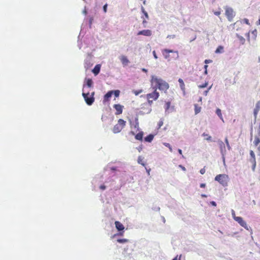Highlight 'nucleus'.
Here are the masks:
<instances>
[{
    "instance_id": "nucleus-58",
    "label": "nucleus",
    "mask_w": 260,
    "mask_h": 260,
    "mask_svg": "<svg viewBox=\"0 0 260 260\" xmlns=\"http://www.w3.org/2000/svg\"><path fill=\"white\" fill-rule=\"evenodd\" d=\"M201 197L203 198H206L207 197V196L205 194H202Z\"/></svg>"
},
{
    "instance_id": "nucleus-31",
    "label": "nucleus",
    "mask_w": 260,
    "mask_h": 260,
    "mask_svg": "<svg viewBox=\"0 0 260 260\" xmlns=\"http://www.w3.org/2000/svg\"><path fill=\"white\" fill-rule=\"evenodd\" d=\"M113 94H114V95L116 98H117L119 96V93H120L119 90H113Z\"/></svg>"
},
{
    "instance_id": "nucleus-60",
    "label": "nucleus",
    "mask_w": 260,
    "mask_h": 260,
    "mask_svg": "<svg viewBox=\"0 0 260 260\" xmlns=\"http://www.w3.org/2000/svg\"><path fill=\"white\" fill-rule=\"evenodd\" d=\"M172 260H178V255L174 257Z\"/></svg>"
},
{
    "instance_id": "nucleus-36",
    "label": "nucleus",
    "mask_w": 260,
    "mask_h": 260,
    "mask_svg": "<svg viewBox=\"0 0 260 260\" xmlns=\"http://www.w3.org/2000/svg\"><path fill=\"white\" fill-rule=\"evenodd\" d=\"M225 143H226V146L228 147V149L229 150H230L231 149V146H230V145L229 144V141H228V140L227 138H225Z\"/></svg>"
},
{
    "instance_id": "nucleus-39",
    "label": "nucleus",
    "mask_w": 260,
    "mask_h": 260,
    "mask_svg": "<svg viewBox=\"0 0 260 260\" xmlns=\"http://www.w3.org/2000/svg\"><path fill=\"white\" fill-rule=\"evenodd\" d=\"M232 215L234 220H235V218L238 217L239 216H236L235 212L234 210H232Z\"/></svg>"
},
{
    "instance_id": "nucleus-64",
    "label": "nucleus",
    "mask_w": 260,
    "mask_h": 260,
    "mask_svg": "<svg viewBox=\"0 0 260 260\" xmlns=\"http://www.w3.org/2000/svg\"><path fill=\"white\" fill-rule=\"evenodd\" d=\"M86 13H87V12H86V11L85 10H84L83 12V13L84 14H86Z\"/></svg>"
},
{
    "instance_id": "nucleus-15",
    "label": "nucleus",
    "mask_w": 260,
    "mask_h": 260,
    "mask_svg": "<svg viewBox=\"0 0 260 260\" xmlns=\"http://www.w3.org/2000/svg\"><path fill=\"white\" fill-rule=\"evenodd\" d=\"M100 69L101 65L98 64L94 67L93 69L92 70V72L95 75H97L100 73Z\"/></svg>"
},
{
    "instance_id": "nucleus-19",
    "label": "nucleus",
    "mask_w": 260,
    "mask_h": 260,
    "mask_svg": "<svg viewBox=\"0 0 260 260\" xmlns=\"http://www.w3.org/2000/svg\"><path fill=\"white\" fill-rule=\"evenodd\" d=\"M236 37L239 40L241 44L243 45L245 42V39L242 36L239 35L238 34H236Z\"/></svg>"
},
{
    "instance_id": "nucleus-38",
    "label": "nucleus",
    "mask_w": 260,
    "mask_h": 260,
    "mask_svg": "<svg viewBox=\"0 0 260 260\" xmlns=\"http://www.w3.org/2000/svg\"><path fill=\"white\" fill-rule=\"evenodd\" d=\"M259 141H260L258 138H256L253 142V143L255 145V146H257L258 144L259 143Z\"/></svg>"
},
{
    "instance_id": "nucleus-41",
    "label": "nucleus",
    "mask_w": 260,
    "mask_h": 260,
    "mask_svg": "<svg viewBox=\"0 0 260 260\" xmlns=\"http://www.w3.org/2000/svg\"><path fill=\"white\" fill-rule=\"evenodd\" d=\"M142 92V90H138V91H134V93L135 94V95H138L140 93H141Z\"/></svg>"
},
{
    "instance_id": "nucleus-42",
    "label": "nucleus",
    "mask_w": 260,
    "mask_h": 260,
    "mask_svg": "<svg viewBox=\"0 0 260 260\" xmlns=\"http://www.w3.org/2000/svg\"><path fill=\"white\" fill-rule=\"evenodd\" d=\"M175 37H176V36L175 35H168L167 36V38L172 39H174Z\"/></svg>"
},
{
    "instance_id": "nucleus-57",
    "label": "nucleus",
    "mask_w": 260,
    "mask_h": 260,
    "mask_svg": "<svg viewBox=\"0 0 260 260\" xmlns=\"http://www.w3.org/2000/svg\"><path fill=\"white\" fill-rule=\"evenodd\" d=\"M142 71L143 72H145V73H146V72H147V69H145V68H143V69H142Z\"/></svg>"
},
{
    "instance_id": "nucleus-47",
    "label": "nucleus",
    "mask_w": 260,
    "mask_h": 260,
    "mask_svg": "<svg viewBox=\"0 0 260 260\" xmlns=\"http://www.w3.org/2000/svg\"><path fill=\"white\" fill-rule=\"evenodd\" d=\"M221 12L220 11H215V12H214V14L216 15V16H219L220 15Z\"/></svg>"
},
{
    "instance_id": "nucleus-55",
    "label": "nucleus",
    "mask_w": 260,
    "mask_h": 260,
    "mask_svg": "<svg viewBox=\"0 0 260 260\" xmlns=\"http://www.w3.org/2000/svg\"><path fill=\"white\" fill-rule=\"evenodd\" d=\"M206 186V184L205 183H201L200 184V187H202V188H204Z\"/></svg>"
},
{
    "instance_id": "nucleus-59",
    "label": "nucleus",
    "mask_w": 260,
    "mask_h": 260,
    "mask_svg": "<svg viewBox=\"0 0 260 260\" xmlns=\"http://www.w3.org/2000/svg\"><path fill=\"white\" fill-rule=\"evenodd\" d=\"M94 92H91V94L90 95V96H92V97H94Z\"/></svg>"
},
{
    "instance_id": "nucleus-14",
    "label": "nucleus",
    "mask_w": 260,
    "mask_h": 260,
    "mask_svg": "<svg viewBox=\"0 0 260 260\" xmlns=\"http://www.w3.org/2000/svg\"><path fill=\"white\" fill-rule=\"evenodd\" d=\"M122 63L124 66L127 65L129 63V60L127 57L124 55H122L119 57Z\"/></svg>"
},
{
    "instance_id": "nucleus-25",
    "label": "nucleus",
    "mask_w": 260,
    "mask_h": 260,
    "mask_svg": "<svg viewBox=\"0 0 260 260\" xmlns=\"http://www.w3.org/2000/svg\"><path fill=\"white\" fill-rule=\"evenodd\" d=\"M194 107L195 114H197L201 111V108L200 107H198L196 104L194 105Z\"/></svg>"
},
{
    "instance_id": "nucleus-8",
    "label": "nucleus",
    "mask_w": 260,
    "mask_h": 260,
    "mask_svg": "<svg viewBox=\"0 0 260 260\" xmlns=\"http://www.w3.org/2000/svg\"><path fill=\"white\" fill-rule=\"evenodd\" d=\"M164 108L165 109V115H167L169 113L174 112L175 110L174 106H171V102L170 101H168V102H166Z\"/></svg>"
},
{
    "instance_id": "nucleus-30",
    "label": "nucleus",
    "mask_w": 260,
    "mask_h": 260,
    "mask_svg": "<svg viewBox=\"0 0 260 260\" xmlns=\"http://www.w3.org/2000/svg\"><path fill=\"white\" fill-rule=\"evenodd\" d=\"M204 137H206V138H205V139L207 141H211V136H209L208 135V134H206V133H203V135H202Z\"/></svg>"
},
{
    "instance_id": "nucleus-54",
    "label": "nucleus",
    "mask_w": 260,
    "mask_h": 260,
    "mask_svg": "<svg viewBox=\"0 0 260 260\" xmlns=\"http://www.w3.org/2000/svg\"><path fill=\"white\" fill-rule=\"evenodd\" d=\"M100 188L101 189H102V190H104L106 188V186L105 185H101L100 186Z\"/></svg>"
},
{
    "instance_id": "nucleus-27",
    "label": "nucleus",
    "mask_w": 260,
    "mask_h": 260,
    "mask_svg": "<svg viewBox=\"0 0 260 260\" xmlns=\"http://www.w3.org/2000/svg\"><path fill=\"white\" fill-rule=\"evenodd\" d=\"M117 241L119 243H125L128 242V240L127 239H118Z\"/></svg>"
},
{
    "instance_id": "nucleus-3",
    "label": "nucleus",
    "mask_w": 260,
    "mask_h": 260,
    "mask_svg": "<svg viewBox=\"0 0 260 260\" xmlns=\"http://www.w3.org/2000/svg\"><path fill=\"white\" fill-rule=\"evenodd\" d=\"M85 90V86L83 85L82 96H83L86 103L88 105L90 106L94 102V97H92V96H89V91H87V92L85 93L84 92Z\"/></svg>"
},
{
    "instance_id": "nucleus-28",
    "label": "nucleus",
    "mask_w": 260,
    "mask_h": 260,
    "mask_svg": "<svg viewBox=\"0 0 260 260\" xmlns=\"http://www.w3.org/2000/svg\"><path fill=\"white\" fill-rule=\"evenodd\" d=\"M141 11H142V13L144 14L145 17L147 19H148V18H149L148 14L147 12L145 10L143 6L141 7Z\"/></svg>"
},
{
    "instance_id": "nucleus-20",
    "label": "nucleus",
    "mask_w": 260,
    "mask_h": 260,
    "mask_svg": "<svg viewBox=\"0 0 260 260\" xmlns=\"http://www.w3.org/2000/svg\"><path fill=\"white\" fill-rule=\"evenodd\" d=\"M154 138V136L152 134H150L145 138V141L147 142H151Z\"/></svg>"
},
{
    "instance_id": "nucleus-40",
    "label": "nucleus",
    "mask_w": 260,
    "mask_h": 260,
    "mask_svg": "<svg viewBox=\"0 0 260 260\" xmlns=\"http://www.w3.org/2000/svg\"><path fill=\"white\" fill-rule=\"evenodd\" d=\"M107 7H108V5L107 4L104 5L103 6V11L105 13H106L107 11Z\"/></svg>"
},
{
    "instance_id": "nucleus-6",
    "label": "nucleus",
    "mask_w": 260,
    "mask_h": 260,
    "mask_svg": "<svg viewBox=\"0 0 260 260\" xmlns=\"http://www.w3.org/2000/svg\"><path fill=\"white\" fill-rule=\"evenodd\" d=\"M152 87L153 89H154L153 92L147 95L149 104H151L153 101L152 100H150L151 99L154 100H156L159 95V93L156 91V87L154 86H152Z\"/></svg>"
},
{
    "instance_id": "nucleus-51",
    "label": "nucleus",
    "mask_w": 260,
    "mask_h": 260,
    "mask_svg": "<svg viewBox=\"0 0 260 260\" xmlns=\"http://www.w3.org/2000/svg\"><path fill=\"white\" fill-rule=\"evenodd\" d=\"M210 204H211L212 206H216V202H214V201H211V202H210Z\"/></svg>"
},
{
    "instance_id": "nucleus-1",
    "label": "nucleus",
    "mask_w": 260,
    "mask_h": 260,
    "mask_svg": "<svg viewBox=\"0 0 260 260\" xmlns=\"http://www.w3.org/2000/svg\"><path fill=\"white\" fill-rule=\"evenodd\" d=\"M151 86L156 87L160 90L167 91L169 88V84L161 78H158L155 76H151Z\"/></svg>"
},
{
    "instance_id": "nucleus-53",
    "label": "nucleus",
    "mask_w": 260,
    "mask_h": 260,
    "mask_svg": "<svg viewBox=\"0 0 260 260\" xmlns=\"http://www.w3.org/2000/svg\"><path fill=\"white\" fill-rule=\"evenodd\" d=\"M137 150L139 152H141V151L142 150V146H140L139 147L137 148Z\"/></svg>"
},
{
    "instance_id": "nucleus-16",
    "label": "nucleus",
    "mask_w": 260,
    "mask_h": 260,
    "mask_svg": "<svg viewBox=\"0 0 260 260\" xmlns=\"http://www.w3.org/2000/svg\"><path fill=\"white\" fill-rule=\"evenodd\" d=\"M178 82L180 84V87L181 89L183 92V94H185V84L184 83V82L182 79H179Z\"/></svg>"
},
{
    "instance_id": "nucleus-2",
    "label": "nucleus",
    "mask_w": 260,
    "mask_h": 260,
    "mask_svg": "<svg viewBox=\"0 0 260 260\" xmlns=\"http://www.w3.org/2000/svg\"><path fill=\"white\" fill-rule=\"evenodd\" d=\"M229 180V176L224 174L218 175L215 177V180L218 181L223 186L228 185Z\"/></svg>"
},
{
    "instance_id": "nucleus-4",
    "label": "nucleus",
    "mask_w": 260,
    "mask_h": 260,
    "mask_svg": "<svg viewBox=\"0 0 260 260\" xmlns=\"http://www.w3.org/2000/svg\"><path fill=\"white\" fill-rule=\"evenodd\" d=\"M125 125V121L123 119H119L118 123L116 124L113 128V132L115 134L119 133Z\"/></svg>"
},
{
    "instance_id": "nucleus-46",
    "label": "nucleus",
    "mask_w": 260,
    "mask_h": 260,
    "mask_svg": "<svg viewBox=\"0 0 260 260\" xmlns=\"http://www.w3.org/2000/svg\"><path fill=\"white\" fill-rule=\"evenodd\" d=\"M179 167L180 168H181L183 171H186L185 168L184 167H183V166H182L181 165H179Z\"/></svg>"
},
{
    "instance_id": "nucleus-34",
    "label": "nucleus",
    "mask_w": 260,
    "mask_h": 260,
    "mask_svg": "<svg viewBox=\"0 0 260 260\" xmlns=\"http://www.w3.org/2000/svg\"><path fill=\"white\" fill-rule=\"evenodd\" d=\"M251 161L253 164L252 169L254 171L255 170V166H256V161H255V160H251Z\"/></svg>"
},
{
    "instance_id": "nucleus-61",
    "label": "nucleus",
    "mask_w": 260,
    "mask_h": 260,
    "mask_svg": "<svg viewBox=\"0 0 260 260\" xmlns=\"http://www.w3.org/2000/svg\"><path fill=\"white\" fill-rule=\"evenodd\" d=\"M147 23V21L145 20H143V24H145V23Z\"/></svg>"
},
{
    "instance_id": "nucleus-62",
    "label": "nucleus",
    "mask_w": 260,
    "mask_h": 260,
    "mask_svg": "<svg viewBox=\"0 0 260 260\" xmlns=\"http://www.w3.org/2000/svg\"><path fill=\"white\" fill-rule=\"evenodd\" d=\"M207 68H208V66L207 65H205L204 66V68H205V70H207Z\"/></svg>"
},
{
    "instance_id": "nucleus-32",
    "label": "nucleus",
    "mask_w": 260,
    "mask_h": 260,
    "mask_svg": "<svg viewBox=\"0 0 260 260\" xmlns=\"http://www.w3.org/2000/svg\"><path fill=\"white\" fill-rule=\"evenodd\" d=\"M164 145L169 148V150L171 152H172V148L171 147V146L170 145V144L169 143H164Z\"/></svg>"
},
{
    "instance_id": "nucleus-7",
    "label": "nucleus",
    "mask_w": 260,
    "mask_h": 260,
    "mask_svg": "<svg viewBox=\"0 0 260 260\" xmlns=\"http://www.w3.org/2000/svg\"><path fill=\"white\" fill-rule=\"evenodd\" d=\"M218 144L220 148V151L221 154L222 155V158L223 160V164H225V155L226 153L225 144L221 140L218 141Z\"/></svg>"
},
{
    "instance_id": "nucleus-11",
    "label": "nucleus",
    "mask_w": 260,
    "mask_h": 260,
    "mask_svg": "<svg viewBox=\"0 0 260 260\" xmlns=\"http://www.w3.org/2000/svg\"><path fill=\"white\" fill-rule=\"evenodd\" d=\"M115 227L118 231H123L124 229L123 225L119 221H116L115 222Z\"/></svg>"
},
{
    "instance_id": "nucleus-33",
    "label": "nucleus",
    "mask_w": 260,
    "mask_h": 260,
    "mask_svg": "<svg viewBox=\"0 0 260 260\" xmlns=\"http://www.w3.org/2000/svg\"><path fill=\"white\" fill-rule=\"evenodd\" d=\"M164 52H166V53H174V52H175L176 51H174L173 50H171V49H164Z\"/></svg>"
},
{
    "instance_id": "nucleus-52",
    "label": "nucleus",
    "mask_w": 260,
    "mask_h": 260,
    "mask_svg": "<svg viewBox=\"0 0 260 260\" xmlns=\"http://www.w3.org/2000/svg\"><path fill=\"white\" fill-rule=\"evenodd\" d=\"M209 91H208V90H206L205 91H204L203 92V94L205 96H207L208 93Z\"/></svg>"
},
{
    "instance_id": "nucleus-50",
    "label": "nucleus",
    "mask_w": 260,
    "mask_h": 260,
    "mask_svg": "<svg viewBox=\"0 0 260 260\" xmlns=\"http://www.w3.org/2000/svg\"><path fill=\"white\" fill-rule=\"evenodd\" d=\"M178 152H179V153L180 154L182 155V157H183H183H184V156H183V155H182V150H181V149H178Z\"/></svg>"
},
{
    "instance_id": "nucleus-24",
    "label": "nucleus",
    "mask_w": 260,
    "mask_h": 260,
    "mask_svg": "<svg viewBox=\"0 0 260 260\" xmlns=\"http://www.w3.org/2000/svg\"><path fill=\"white\" fill-rule=\"evenodd\" d=\"M223 52V47L221 46H219L215 50L216 53H221Z\"/></svg>"
},
{
    "instance_id": "nucleus-43",
    "label": "nucleus",
    "mask_w": 260,
    "mask_h": 260,
    "mask_svg": "<svg viewBox=\"0 0 260 260\" xmlns=\"http://www.w3.org/2000/svg\"><path fill=\"white\" fill-rule=\"evenodd\" d=\"M164 124V122H163V121L162 120H160L158 122V127L160 128Z\"/></svg>"
},
{
    "instance_id": "nucleus-37",
    "label": "nucleus",
    "mask_w": 260,
    "mask_h": 260,
    "mask_svg": "<svg viewBox=\"0 0 260 260\" xmlns=\"http://www.w3.org/2000/svg\"><path fill=\"white\" fill-rule=\"evenodd\" d=\"M207 85H208V83L206 82L205 83H204L202 85H199L198 87L200 88H203L207 87Z\"/></svg>"
},
{
    "instance_id": "nucleus-35",
    "label": "nucleus",
    "mask_w": 260,
    "mask_h": 260,
    "mask_svg": "<svg viewBox=\"0 0 260 260\" xmlns=\"http://www.w3.org/2000/svg\"><path fill=\"white\" fill-rule=\"evenodd\" d=\"M250 156L252 157V159L251 160H255V154H254V152L253 151H252V150L250 151Z\"/></svg>"
},
{
    "instance_id": "nucleus-63",
    "label": "nucleus",
    "mask_w": 260,
    "mask_h": 260,
    "mask_svg": "<svg viewBox=\"0 0 260 260\" xmlns=\"http://www.w3.org/2000/svg\"><path fill=\"white\" fill-rule=\"evenodd\" d=\"M212 88V85H211L208 88L207 90H208V91H209V90H210Z\"/></svg>"
},
{
    "instance_id": "nucleus-29",
    "label": "nucleus",
    "mask_w": 260,
    "mask_h": 260,
    "mask_svg": "<svg viewBox=\"0 0 260 260\" xmlns=\"http://www.w3.org/2000/svg\"><path fill=\"white\" fill-rule=\"evenodd\" d=\"M172 57L174 59H177L179 57L178 52L177 51L174 52Z\"/></svg>"
},
{
    "instance_id": "nucleus-17",
    "label": "nucleus",
    "mask_w": 260,
    "mask_h": 260,
    "mask_svg": "<svg viewBox=\"0 0 260 260\" xmlns=\"http://www.w3.org/2000/svg\"><path fill=\"white\" fill-rule=\"evenodd\" d=\"M113 94V90H111L108 91L105 95H104V101H108L109 99L110 98L112 94Z\"/></svg>"
},
{
    "instance_id": "nucleus-5",
    "label": "nucleus",
    "mask_w": 260,
    "mask_h": 260,
    "mask_svg": "<svg viewBox=\"0 0 260 260\" xmlns=\"http://www.w3.org/2000/svg\"><path fill=\"white\" fill-rule=\"evenodd\" d=\"M224 9L225 10V14L228 20L230 22L232 21L234 17L235 16V12L231 7L226 6Z\"/></svg>"
},
{
    "instance_id": "nucleus-49",
    "label": "nucleus",
    "mask_w": 260,
    "mask_h": 260,
    "mask_svg": "<svg viewBox=\"0 0 260 260\" xmlns=\"http://www.w3.org/2000/svg\"><path fill=\"white\" fill-rule=\"evenodd\" d=\"M204 62H205V63L206 64H207V63L211 62L212 60H209H209L208 59H206Z\"/></svg>"
},
{
    "instance_id": "nucleus-10",
    "label": "nucleus",
    "mask_w": 260,
    "mask_h": 260,
    "mask_svg": "<svg viewBox=\"0 0 260 260\" xmlns=\"http://www.w3.org/2000/svg\"><path fill=\"white\" fill-rule=\"evenodd\" d=\"M151 35H152L151 31L149 29L142 30L139 31L137 34V35H138V36L143 35V36H147V37H149V36H151Z\"/></svg>"
},
{
    "instance_id": "nucleus-45",
    "label": "nucleus",
    "mask_w": 260,
    "mask_h": 260,
    "mask_svg": "<svg viewBox=\"0 0 260 260\" xmlns=\"http://www.w3.org/2000/svg\"><path fill=\"white\" fill-rule=\"evenodd\" d=\"M205 171H205V168H203V169H201V170H200V173H201V174H205Z\"/></svg>"
},
{
    "instance_id": "nucleus-22",
    "label": "nucleus",
    "mask_w": 260,
    "mask_h": 260,
    "mask_svg": "<svg viewBox=\"0 0 260 260\" xmlns=\"http://www.w3.org/2000/svg\"><path fill=\"white\" fill-rule=\"evenodd\" d=\"M143 132H140L136 135L135 138H136V139H137L138 140L141 141V140H142V139H143Z\"/></svg>"
},
{
    "instance_id": "nucleus-26",
    "label": "nucleus",
    "mask_w": 260,
    "mask_h": 260,
    "mask_svg": "<svg viewBox=\"0 0 260 260\" xmlns=\"http://www.w3.org/2000/svg\"><path fill=\"white\" fill-rule=\"evenodd\" d=\"M162 54L164 56V57L165 59H167L168 61H170L171 59L170 58V55L168 53H166V52H164V50H163L162 51Z\"/></svg>"
},
{
    "instance_id": "nucleus-12",
    "label": "nucleus",
    "mask_w": 260,
    "mask_h": 260,
    "mask_svg": "<svg viewBox=\"0 0 260 260\" xmlns=\"http://www.w3.org/2000/svg\"><path fill=\"white\" fill-rule=\"evenodd\" d=\"M114 108L116 110V114H120L122 112V106L119 104H115L114 105Z\"/></svg>"
},
{
    "instance_id": "nucleus-9",
    "label": "nucleus",
    "mask_w": 260,
    "mask_h": 260,
    "mask_svg": "<svg viewBox=\"0 0 260 260\" xmlns=\"http://www.w3.org/2000/svg\"><path fill=\"white\" fill-rule=\"evenodd\" d=\"M235 220L238 222L241 226L248 230V226L245 221L243 220V218L241 217L235 218Z\"/></svg>"
},
{
    "instance_id": "nucleus-44",
    "label": "nucleus",
    "mask_w": 260,
    "mask_h": 260,
    "mask_svg": "<svg viewBox=\"0 0 260 260\" xmlns=\"http://www.w3.org/2000/svg\"><path fill=\"white\" fill-rule=\"evenodd\" d=\"M246 24L249 25V20L248 19H247V18H244L243 20Z\"/></svg>"
},
{
    "instance_id": "nucleus-56",
    "label": "nucleus",
    "mask_w": 260,
    "mask_h": 260,
    "mask_svg": "<svg viewBox=\"0 0 260 260\" xmlns=\"http://www.w3.org/2000/svg\"><path fill=\"white\" fill-rule=\"evenodd\" d=\"M93 18H90V19H89V25H91V24H92V21H93Z\"/></svg>"
},
{
    "instance_id": "nucleus-18",
    "label": "nucleus",
    "mask_w": 260,
    "mask_h": 260,
    "mask_svg": "<svg viewBox=\"0 0 260 260\" xmlns=\"http://www.w3.org/2000/svg\"><path fill=\"white\" fill-rule=\"evenodd\" d=\"M216 114L217 115V116L219 117V118L223 121L224 122L223 118L222 115L221 111L220 109L217 108L216 110L215 111Z\"/></svg>"
},
{
    "instance_id": "nucleus-21",
    "label": "nucleus",
    "mask_w": 260,
    "mask_h": 260,
    "mask_svg": "<svg viewBox=\"0 0 260 260\" xmlns=\"http://www.w3.org/2000/svg\"><path fill=\"white\" fill-rule=\"evenodd\" d=\"M92 84L93 82L92 80L89 78L86 80V84L84 85L85 86V88L86 87V86L88 88H90L92 86Z\"/></svg>"
},
{
    "instance_id": "nucleus-23",
    "label": "nucleus",
    "mask_w": 260,
    "mask_h": 260,
    "mask_svg": "<svg viewBox=\"0 0 260 260\" xmlns=\"http://www.w3.org/2000/svg\"><path fill=\"white\" fill-rule=\"evenodd\" d=\"M143 158H144L142 156H139L138 158L137 161L139 164H140V165H142L143 166H145V164L144 162H143Z\"/></svg>"
},
{
    "instance_id": "nucleus-13",
    "label": "nucleus",
    "mask_w": 260,
    "mask_h": 260,
    "mask_svg": "<svg viewBox=\"0 0 260 260\" xmlns=\"http://www.w3.org/2000/svg\"><path fill=\"white\" fill-rule=\"evenodd\" d=\"M259 110H260V101H258L256 103L255 107L254 109V112H253V114H254V116L255 118L256 117V115H257L258 111H259Z\"/></svg>"
},
{
    "instance_id": "nucleus-48",
    "label": "nucleus",
    "mask_w": 260,
    "mask_h": 260,
    "mask_svg": "<svg viewBox=\"0 0 260 260\" xmlns=\"http://www.w3.org/2000/svg\"><path fill=\"white\" fill-rule=\"evenodd\" d=\"M152 53H153V55L155 59H157V55H156V54L155 51H153Z\"/></svg>"
}]
</instances>
